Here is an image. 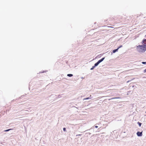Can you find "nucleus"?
Segmentation results:
<instances>
[{
	"instance_id": "dca6fc26",
	"label": "nucleus",
	"mask_w": 146,
	"mask_h": 146,
	"mask_svg": "<svg viewBox=\"0 0 146 146\" xmlns=\"http://www.w3.org/2000/svg\"><path fill=\"white\" fill-rule=\"evenodd\" d=\"M98 127L97 126H95V127L96 128H97Z\"/></svg>"
},
{
	"instance_id": "f3484780",
	"label": "nucleus",
	"mask_w": 146,
	"mask_h": 146,
	"mask_svg": "<svg viewBox=\"0 0 146 146\" xmlns=\"http://www.w3.org/2000/svg\"><path fill=\"white\" fill-rule=\"evenodd\" d=\"M145 113H146V111L145 112Z\"/></svg>"
},
{
	"instance_id": "4468645a",
	"label": "nucleus",
	"mask_w": 146,
	"mask_h": 146,
	"mask_svg": "<svg viewBox=\"0 0 146 146\" xmlns=\"http://www.w3.org/2000/svg\"><path fill=\"white\" fill-rule=\"evenodd\" d=\"M108 27H110V28H113V27H111V26H108Z\"/></svg>"
},
{
	"instance_id": "423d86ee",
	"label": "nucleus",
	"mask_w": 146,
	"mask_h": 146,
	"mask_svg": "<svg viewBox=\"0 0 146 146\" xmlns=\"http://www.w3.org/2000/svg\"><path fill=\"white\" fill-rule=\"evenodd\" d=\"M99 64V63L98 62H96L94 66H93V67H95V66H98Z\"/></svg>"
},
{
	"instance_id": "7ed1b4c3",
	"label": "nucleus",
	"mask_w": 146,
	"mask_h": 146,
	"mask_svg": "<svg viewBox=\"0 0 146 146\" xmlns=\"http://www.w3.org/2000/svg\"><path fill=\"white\" fill-rule=\"evenodd\" d=\"M142 131L140 132H138L137 133V135L138 136H141L142 135Z\"/></svg>"
},
{
	"instance_id": "6e6552de",
	"label": "nucleus",
	"mask_w": 146,
	"mask_h": 146,
	"mask_svg": "<svg viewBox=\"0 0 146 146\" xmlns=\"http://www.w3.org/2000/svg\"><path fill=\"white\" fill-rule=\"evenodd\" d=\"M67 76L69 77H71L73 76V75L71 74H67Z\"/></svg>"
},
{
	"instance_id": "f257e3e1",
	"label": "nucleus",
	"mask_w": 146,
	"mask_h": 146,
	"mask_svg": "<svg viewBox=\"0 0 146 146\" xmlns=\"http://www.w3.org/2000/svg\"><path fill=\"white\" fill-rule=\"evenodd\" d=\"M136 49L139 52H143L146 50V47L143 45H139L136 46Z\"/></svg>"
},
{
	"instance_id": "1a4fd4ad",
	"label": "nucleus",
	"mask_w": 146,
	"mask_h": 146,
	"mask_svg": "<svg viewBox=\"0 0 146 146\" xmlns=\"http://www.w3.org/2000/svg\"><path fill=\"white\" fill-rule=\"evenodd\" d=\"M138 124L139 126L140 127L141 126V123L139 122H138Z\"/></svg>"
},
{
	"instance_id": "ddd939ff",
	"label": "nucleus",
	"mask_w": 146,
	"mask_h": 146,
	"mask_svg": "<svg viewBox=\"0 0 146 146\" xmlns=\"http://www.w3.org/2000/svg\"><path fill=\"white\" fill-rule=\"evenodd\" d=\"M144 73L146 72V69H145V70H144Z\"/></svg>"
},
{
	"instance_id": "9b49d317",
	"label": "nucleus",
	"mask_w": 146,
	"mask_h": 146,
	"mask_svg": "<svg viewBox=\"0 0 146 146\" xmlns=\"http://www.w3.org/2000/svg\"><path fill=\"white\" fill-rule=\"evenodd\" d=\"M142 63L143 64H146V62H142Z\"/></svg>"
},
{
	"instance_id": "0eeeda50",
	"label": "nucleus",
	"mask_w": 146,
	"mask_h": 146,
	"mask_svg": "<svg viewBox=\"0 0 146 146\" xmlns=\"http://www.w3.org/2000/svg\"><path fill=\"white\" fill-rule=\"evenodd\" d=\"M91 95H90V97H89L87 98H85L84 99V100H87V99H90L91 98Z\"/></svg>"
},
{
	"instance_id": "2eb2a0df",
	"label": "nucleus",
	"mask_w": 146,
	"mask_h": 146,
	"mask_svg": "<svg viewBox=\"0 0 146 146\" xmlns=\"http://www.w3.org/2000/svg\"><path fill=\"white\" fill-rule=\"evenodd\" d=\"M94 68V67H93H93H92V68L91 69V70H92V69H93Z\"/></svg>"
},
{
	"instance_id": "20e7f679",
	"label": "nucleus",
	"mask_w": 146,
	"mask_h": 146,
	"mask_svg": "<svg viewBox=\"0 0 146 146\" xmlns=\"http://www.w3.org/2000/svg\"><path fill=\"white\" fill-rule=\"evenodd\" d=\"M122 46H120L119 47L117 48L114 50H113V53H115L117 51L118 49L120 48V47H121Z\"/></svg>"
},
{
	"instance_id": "f8f14e48",
	"label": "nucleus",
	"mask_w": 146,
	"mask_h": 146,
	"mask_svg": "<svg viewBox=\"0 0 146 146\" xmlns=\"http://www.w3.org/2000/svg\"><path fill=\"white\" fill-rule=\"evenodd\" d=\"M63 129V130L64 131H66V128H64Z\"/></svg>"
},
{
	"instance_id": "39448f33",
	"label": "nucleus",
	"mask_w": 146,
	"mask_h": 146,
	"mask_svg": "<svg viewBox=\"0 0 146 146\" xmlns=\"http://www.w3.org/2000/svg\"><path fill=\"white\" fill-rule=\"evenodd\" d=\"M104 59V58H102L100 60H99L98 61V62L100 63L101 62H102V61H103V60Z\"/></svg>"
},
{
	"instance_id": "9d476101",
	"label": "nucleus",
	"mask_w": 146,
	"mask_h": 146,
	"mask_svg": "<svg viewBox=\"0 0 146 146\" xmlns=\"http://www.w3.org/2000/svg\"><path fill=\"white\" fill-rule=\"evenodd\" d=\"M10 130H11V129H7V130H5V132H6V131H9Z\"/></svg>"
},
{
	"instance_id": "f03ea898",
	"label": "nucleus",
	"mask_w": 146,
	"mask_h": 146,
	"mask_svg": "<svg viewBox=\"0 0 146 146\" xmlns=\"http://www.w3.org/2000/svg\"><path fill=\"white\" fill-rule=\"evenodd\" d=\"M142 44L143 46L146 47V39H144L142 41Z\"/></svg>"
}]
</instances>
